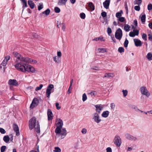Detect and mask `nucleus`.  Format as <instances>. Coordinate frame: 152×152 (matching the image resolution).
<instances>
[{
  "instance_id": "f257e3e1",
  "label": "nucleus",
  "mask_w": 152,
  "mask_h": 152,
  "mask_svg": "<svg viewBox=\"0 0 152 152\" xmlns=\"http://www.w3.org/2000/svg\"><path fill=\"white\" fill-rule=\"evenodd\" d=\"M15 57L16 58V62L17 64H15V68L18 71L19 69L21 68L26 62L28 61V58L23 57L20 53L15 52L13 53Z\"/></svg>"
},
{
  "instance_id": "f03ea898",
  "label": "nucleus",
  "mask_w": 152,
  "mask_h": 152,
  "mask_svg": "<svg viewBox=\"0 0 152 152\" xmlns=\"http://www.w3.org/2000/svg\"><path fill=\"white\" fill-rule=\"evenodd\" d=\"M22 67L19 69V71L25 72L26 71L34 72L36 71L35 69L32 66L26 63L24 65L22 66Z\"/></svg>"
},
{
  "instance_id": "7ed1b4c3",
  "label": "nucleus",
  "mask_w": 152,
  "mask_h": 152,
  "mask_svg": "<svg viewBox=\"0 0 152 152\" xmlns=\"http://www.w3.org/2000/svg\"><path fill=\"white\" fill-rule=\"evenodd\" d=\"M36 119L35 117H33L29 121V127L30 130L33 129L36 126Z\"/></svg>"
},
{
  "instance_id": "20e7f679",
  "label": "nucleus",
  "mask_w": 152,
  "mask_h": 152,
  "mask_svg": "<svg viewBox=\"0 0 152 152\" xmlns=\"http://www.w3.org/2000/svg\"><path fill=\"white\" fill-rule=\"evenodd\" d=\"M10 57L9 56H7L5 57L4 60L0 64V68L1 69L2 68L4 70L5 69V66L7 64V61L10 59Z\"/></svg>"
},
{
  "instance_id": "39448f33",
  "label": "nucleus",
  "mask_w": 152,
  "mask_h": 152,
  "mask_svg": "<svg viewBox=\"0 0 152 152\" xmlns=\"http://www.w3.org/2000/svg\"><path fill=\"white\" fill-rule=\"evenodd\" d=\"M123 35L122 31L121 29L118 28L116 31L115 37L116 39L120 40L122 37Z\"/></svg>"
},
{
  "instance_id": "423d86ee",
  "label": "nucleus",
  "mask_w": 152,
  "mask_h": 152,
  "mask_svg": "<svg viewBox=\"0 0 152 152\" xmlns=\"http://www.w3.org/2000/svg\"><path fill=\"white\" fill-rule=\"evenodd\" d=\"M54 88V86L53 84L49 85L47 87L46 92V96L48 98H49L50 96V94L51 93V91L53 92V91H51L52 89Z\"/></svg>"
},
{
  "instance_id": "0eeeda50",
  "label": "nucleus",
  "mask_w": 152,
  "mask_h": 152,
  "mask_svg": "<svg viewBox=\"0 0 152 152\" xmlns=\"http://www.w3.org/2000/svg\"><path fill=\"white\" fill-rule=\"evenodd\" d=\"M140 92L142 94L146 96L147 97H149L150 94L145 86H142L140 89Z\"/></svg>"
},
{
  "instance_id": "6e6552de",
  "label": "nucleus",
  "mask_w": 152,
  "mask_h": 152,
  "mask_svg": "<svg viewBox=\"0 0 152 152\" xmlns=\"http://www.w3.org/2000/svg\"><path fill=\"white\" fill-rule=\"evenodd\" d=\"M114 143L117 146L119 147L121 144V141L120 137L118 136H116L114 138Z\"/></svg>"
},
{
  "instance_id": "1a4fd4ad",
  "label": "nucleus",
  "mask_w": 152,
  "mask_h": 152,
  "mask_svg": "<svg viewBox=\"0 0 152 152\" xmlns=\"http://www.w3.org/2000/svg\"><path fill=\"white\" fill-rule=\"evenodd\" d=\"M39 103V100L37 98H35L33 99L32 103L30 106V108H33L37 106Z\"/></svg>"
},
{
  "instance_id": "9d476101",
  "label": "nucleus",
  "mask_w": 152,
  "mask_h": 152,
  "mask_svg": "<svg viewBox=\"0 0 152 152\" xmlns=\"http://www.w3.org/2000/svg\"><path fill=\"white\" fill-rule=\"evenodd\" d=\"M92 119L97 124L99 123L101 121L99 114L97 113H95L94 114Z\"/></svg>"
},
{
  "instance_id": "9b49d317",
  "label": "nucleus",
  "mask_w": 152,
  "mask_h": 152,
  "mask_svg": "<svg viewBox=\"0 0 152 152\" xmlns=\"http://www.w3.org/2000/svg\"><path fill=\"white\" fill-rule=\"evenodd\" d=\"M8 84L9 85L14 86H17L18 85L17 80L15 79H10L8 81Z\"/></svg>"
},
{
  "instance_id": "f8f14e48",
  "label": "nucleus",
  "mask_w": 152,
  "mask_h": 152,
  "mask_svg": "<svg viewBox=\"0 0 152 152\" xmlns=\"http://www.w3.org/2000/svg\"><path fill=\"white\" fill-rule=\"evenodd\" d=\"M125 135L126 138L130 140L135 141L137 139V137H135L128 133H127Z\"/></svg>"
},
{
  "instance_id": "ddd939ff",
  "label": "nucleus",
  "mask_w": 152,
  "mask_h": 152,
  "mask_svg": "<svg viewBox=\"0 0 152 152\" xmlns=\"http://www.w3.org/2000/svg\"><path fill=\"white\" fill-rule=\"evenodd\" d=\"M13 129L14 131L16 132V135L18 136L20 135L19 129L18 125L15 124H13Z\"/></svg>"
},
{
  "instance_id": "4468645a",
  "label": "nucleus",
  "mask_w": 152,
  "mask_h": 152,
  "mask_svg": "<svg viewBox=\"0 0 152 152\" xmlns=\"http://www.w3.org/2000/svg\"><path fill=\"white\" fill-rule=\"evenodd\" d=\"M59 134L61 135V139H63L64 138L67 134V131L65 128H62L61 132Z\"/></svg>"
},
{
  "instance_id": "2eb2a0df",
  "label": "nucleus",
  "mask_w": 152,
  "mask_h": 152,
  "mask_svg": "<svg viewBox=\"0 0 152 152\" xmlns=\"http://www.w3.org/2000/svg\"><path fill=\"white\" fill-rule=\"evenodd\" d=\"M96 112L99 113H100L101 111L103 110V107L101 104H98L95 105Z\"/></svg>"
},
{
  "instance_id": "dca6fc26",
  "label": "nucleus",
  "mask_w": 152,
  "mask_h": 152,
  "mask_svg": "<svg viewBox=\"0 0 152 152\" xmlns=\"http://www.w3.org/2000/svg\"><path fill=\"white\" fill-rule=\"evenodd\" d=\"M48 119L49 121L53 119V114L50 109H48L47 112Z\"/></svg>"
},
{
  "instance_id": "f3484780",
  "label": "nucleus",
  "mask_w": 152,
  "mask_h": 152,
  "mask_svg": "<svg viewBox=\"0 0 152 152\" xmlns=\"http://www.w3.org/2000/svg\"><path fill=\"white\" fill-rule=\"evenodd\" d=\"M135 45L137 47L141 46L142 45V43L141 41L139 39H134Z\"/></svg>"
},
{
  "instance_id": "a211bd4d",
  "label": "nucleus",
  "mask_w": 152,
  "mask_h": 152,
  "mask_svg": "<svg viewBox=\"0 0 152 152\" xmlns=\"http://www.w3.org/2000/svg\"><path fill=\"white\" fill-rule=\"evenodd\" d=\"M110 4L109 0H106L103 3V5L104 7L107 9L109 8Z\"/></svg>"
},
{
  "instance_id": "6ab92c4d",
  "label": "nucleus",
  "mask_w": 152,
  "mask_h": 152,
  "mask_svg": "<svg viewBox=\"0 0 152 152\" xmlns=\"http://www.w3.org/2000/svg\"><path fill=\"white\" fill-rule=\"evenodd\" d=\"M28 4L31 9H33L34 7L35 4L31 0H29L28 1Z\"/></svg>"
},
{
  "instance_id": "aec40b11",
  "label": "nucleus",
  "mask_w": 152,
  "mask_h": 152,
  "mask_svg": "<svg viewBox=\"0 0 152 152\" xmlns=\"http://www.w3.org/2000/svg\"><path fill=\"white\" fill-rule=\"evenodd\" d=\"M67 0H60L58 2V5H65Z\"/></svg>"
},
{
  "instance_id": "412c9836",
  "label": "nucleus",
  "mask_w": 152,
  "mask_h": 152,
  "mask_svg": "<svg viewBox=\"0 0 152 152\" xmlns=\"http://www.w3.org/2000/svg\"><path fill=\"white\" fill-rule=\"evenodd\" d=\"M35 130L37 133H39L40 132V126L38 121L37 122L36 126H35Z\"/></svg>"
},
{
  "instance_id": "4be33fe9",
  "label": "nucleus",
  "mask_w": 152,
  "mask_h": 152,
  "mask_svg": "<svg viewBox=\"0 0 152 152\" xmlns=\"http://www.w3.org/2000/svg\"><path fill=\"white\" fill-rule=\"evenodd\" d=\"M114 75L112 73H106L104 75V77L110 78L113 77L114 76Z\"/></svg>"
},
{
  "instance_id": "5701e85b",
  "label": "nucleus",
  "mask_w": 152,
  "mask_h": 152,
  "mask_svg": "<svg viewBox=\"0 0 152 152\" xmlns=\"http://www.w3.org/2000/svg\"><path fill=\"white\" fill-rule=\"evenodd\" d=\"M57 124L58 126H57L62 128V127L63 125V122L62 121L61 119H59V121L57 123Z\"/></svg>"
},
{
  "instance_id": "b1692460",
  "label": "nucleus",
  "mask_w": 152,
  "mask_h": 152,
  "mask_svg": "<svg viewBox=\"0 0 152 152\" xmlns=\"http://www.w3.org/2000/svg\"><path fill=\"white\" fill-rule=\"evenodd\" d=\"M109 112L108 111H104L102 114V116L104 118H107L109 115Z\"/></svg>"
},
{
  "instance_id": "393cba45",
  "label": "nucleus",
  "mask_w": 152,
  "mask_h": 152,
  "mask_svg": "<svg viewBox=\"0 0 152 152\" xmlns=\"http://www.w3.org/2000/svg\"><path fill=\"white\" fill-rule=\"evenodd\" d=\"M131 27L127 24H125L124 27V30L126 32L129 31L130 30Z\"/></svg>"
},
{
  "instance_id": "a878e982",
  "label": "nucleus",
  "mask_w": 152,
  "mask_h": 152,
  "mask_svg": "<svg viewBox=\"0 0 152 152\" xmlns=\"http://www.w3.org/2000/svg\"><path fill=\"white\" fill-rule=\"evenodd\" d=\"M62 128L57 126L55 130V132L56 134H59L61 133Z\"/></svg>"
},
{
  "instance_id": "bb28decb",
  "label": "nucleus",
  "mask_w": 152,
  "mask_h": 152,
  "mask_svg": "<svg viewBox=\"0 0 152 152\" xmlns=\"http://www.w3.org/2000/svg\"><path fill=\"white\" fill-rule=\"evenodd\" d=\"M88 6L89 7L90 9L92 10L93 11L94 10L95 7L93 3L91 2H89L88 3Z\"/></svg>"
},
{
  "instance_id": "cd10ccee",
  "label": "nucleus",
  "mask_w": 152,
  "mask_h": 152,
  "mask_svg": "<svg viewBox=\"0 0 152 152\" xmlns=\"http://www.w3.org/2000/svg\"><path fill=\"white\" fill-rule=\"evenodd\" d=\"M94 40L96 41L100 40L102 41H105V40L103 39V37H100L98 38H95L92 39V41Z\"/></svg>"
},
{
  "instance_id": "c85d7f7f",
  "label": "nucleus",
  "mask_w": 152,
  "mask_h": 152,
  "mask_svg": "<svg viewBox=\"0 0 152 152\" xmlns=\"http://www.w3.org/2000/svg\"><path fill=\"white\" fill-rule=\"evenodd\" d=\"M123 12L122 10H121L119 12H117L116 14V17L117 18H119L120 17L121 15L122 14H123Z\"/></svg>"
},
{
  "instance_id": "c756f323",
  "label": "nucleus",
  "mask_w": 152,
  "mask_h": 152,
  "mask_svg": "<svg viewBox=\"0 0 152 152\" xmlns=\"http://www.w3.org/2000/svg\"><path fill=\"white\" fill-rule=\"evenodd\" d=\"M3 140L6 142H8L10 140V138L8 136L6 135L4 136Z\"/></svg>"
},
{
  "instance_id": "7c9ffc66",
  "label": "nucleus",
  "mask_w": 152,
  "mask_h": 152,
  "mask_svg": "<svg viewBox=\"0 0 152 152\" xmlns=\"http://www.w3.org/2000/svg\"><path fill=\"white\" fill-rule=\"evenodd\" d=\"M50 12V10L49 9H47L45 11L42 12V14H45L46 15H48Z\"/></svg>"
},
{
  "instance_id": "2f4dec72",
  "label": "nucleus",
  "mask_w": 152,
  "mask_h": 152,
  "mask_svg": "<svg viewBox=\"0 0 152 152\" xmlns=\"http://www.w3.org/2000/svg\"><path fill=\"white\" fill-rule=\"evenodd\" d=\"M97 50L99 53H104L106 52V49L104 48H99Z\"/></svg>"
},
{
  "instance_id": "473e14b6",
  "label": "nucleus",
  "mask_w": 152,
  "mask_h": 152,
  "mask_svg": "<svg viewBox=\"0 0 152 152\" xmlns=\"http://www.w3.org/2000/svg\"><path fill=\"white\" fill-rule=\"evenodd\" d=\"M28 61L26 62L27 63H35L37 62V61L35 60H33L32 59H30L28 58Z\"/></svg>"
},
{
  "instance_id": "72a5a7b5",
  "label": "nucleus",
  "mask_w": 152,
  "mask_h": 152,
  "mask_svg": "<svg viewBox=\"0 0 152 152\" xmlns=\"http://www.w3.org/2000/svg\"><path fill=\"white\" fill-rule=\"evenodd\" d=\"M146 57L148 59L151 60H152V54L149 53H148Z\"/></svg>"
},
{
  "instance_id": "f704fd0d",
  "label": "nucleus",
  "mask_w": 152,
  "mask_h": 152,
  "mask_svg": "<svg viewBox=\"0 0 152 152\" xmlns=\"http://www.w3.org/2000/svg\"><path fill=\"white\" fill-rule=\"evenodd\" d=\"M43 8V5L42 3H39V5L38 6V9L40 11Z\"/></svg>"
},
{
  "instance_id": "c9c22d12",
  "label": "nucleus",
  "mask_w": 152,
  "mask_h": 152,
  "mask_svg": "<svg viewBox=\"0 0 152 152\" xmlns=\"http://www.w3.org/2000/svg\"><path fill=\"white\" fill-rule=\"evenodd\" d=\"M146 16L145 14L143 15L141 18V21L142 23H144L145 21Z\"/></svg>"
},
{
  "instance_id": "e433bc0d",
  "label": "nucleus",
  "mask_w": 152,
  "mask_h": 152,
  "mask_svg": "<svg viewBox=\"0 0 152 152\" xmlns=\"http://www.w3.org/2000/svg\"><path fill=\"white\" fill-rule=\"evenodd\" d=\"M142 2V0H135V1L134 2V4L139 5L141 4Z\"/></svg>"
},
{
  "instance_id": "4c0bfd02",
  "label": "nucleus",
  "mask_w": 152,
  "mask_h": 152,
  "mask_svg": "<svg viewBox=\"0 0 152 152\" xmlns=\"http://www.w3.org/2000/svg\"><path fill=\"white\" fill-rule=\"evenodd\" d=\"M59 58V57H57V56H55L53 57V60L56 62L59 63V62L58 60Z\"/></svg>"
},
{
  "instance_id": "58836bf2",
  "label": "nucleus",
  "mask_w": 152,
  "mask_h": 152,
  "mask_svg": "<svg viewBox=\"0 0 152 152\" xmlns=\"http://www.w3.org/2000/svg\"><path fill=\"white\" fill-rule=\"evenodd\" d=\"M55 150H53L54 152H61V150L58 147H55Z\"/></svg>"
},
{
  "instance_id": "ea45409f",
  "label": "nucleus",
  "mask_w": 152,
  "mask_h": 152,
  "mask_svg": "<svg viewBox=\"0 0 152 152\" xmlns=\"http://www.w3.org/2000/svg\"><path fill=\"white\" fill-rule=\"evenodd\" d=\"M129 43V41L126 38L125 39L124 43V46L125 48H127L128 46V45Z\"/></svg>"
},
{
  "instance_id": "a19ab883",
  "label": "nucleus",
  "mask_w": 152,
  "mask_h": 152,
  "mask_svg": "<svg viewBox=\"0 0 152 152\" xmlns=\"http://www.w3.org/2000/svg\"><path fill=\"white\" fill-rule=\"evenodd\" d=\"M124 48L122 47H120L119 48L118 51L121 53L122 52H124Z\"/></svg>"
},
{
  "instance_id": "79ce46f5",
  "label": "nucleus",
  "mask_w": 152,
  "mask_h": 152,
  "mask_svg": "<svg viewBox=\"0 0 152 152\" xmlns=\"http://www.w3.org/2000/svg\"><path fill=\"white\" fill-rule=\"evenodd\" d=\"M80 17L81 18L84 19L86 17V15L83 12L81 13L80 14Z\"/></svg>"
},
{
  "instance_id": "37998d69",
  "label": "nucleus",
  "mask_w": 152,
  "mask_h": 152,
  "mask_svg": "<svg viewBox=\"0 0 152 152\" xmlns=\"http://www.w3.org/2000/svg\"><path fill=\"white\" fill-rule=\"evenodd\" d=\"M43 86V85L42 84H40L39 85V86L37 87L35 89V91H39V90H41V88H42Z\"/></svg>"
},
{
  "instance_id": "c03bdc74",
  "label": "nucleus",
  "mask_w": 152,
  "mask_h": 152,
  "mask_svg": "<svg viewBox=\"0 0 152 152\" xmlns=\"http://www.w3.org/2000/svg\"><path fill=\"white\" fill-rule=\"evenodd\" d=\"M124 6H125V9H126V14H128V12H129V10H128V7L127 4V3L126 2H125V3Z\"/></svg>"
},
{
  "instance_id": "a18cd8bd",
  "label": "nucleus",
  "mask_w": 152,
  "mask_h": 152,
  "mask_svg": "<svg viewBox=\"0 0 152 152\" xmlns=\"http://www.w3.org/2000/svg\"><path fill=\"white\" fill-rule=\"evenodd\" d=\"M95 91H91L90 92H88V94L89 95H90L91 96H95V95L96 94H95Z\"/></svg>"
},
{
  "instance_id": "49530a36",
  "label": "nucleus",
  "mask_w": 152,
  "mask_h": 152,
  "mask_svg": "<svg viewBox=\"0 0 152 152\" xmlns=\"http://www.w3.org/2000/svg\"><path fill=\"white\" fill-rule=\"evenodd\" d=\"M23 4V11L24 10V9L25 7H27L28 6L27 4L26 1H24L22 3Z\"/></svg>"
},
{
  "instance_id": "de8ad7c7",
  "label": "nucleus",
  "mask_w": 152,
  "mask_h": 152,
  "mask_svg": "<svg viewBox=\"0 0 152 152\" xmlns=\"http://www.w3.org/2000/svg\"><path fill=\"white\" fill-rule=\"evenodd\" d=\"M87 99V96L85 93H84L83 95L82 96V100L83 101H85Z\"/></svg>"
},
{
  "instance_id": "09e8293b",
  "label": "nucleus",
  "mask_w": 152,
  "mask_h": 152,
  "mask_svg": "<svg viewBox=\"0 0 152 152\" xmlns=\"http://www.w3.org/2000/svg\"><path fill=\"white\" fill-rule=\"evenodd\" d=\"M122 92L123 93V96L124 97L126 96L128 94V91L126 90H123Z\"/></svg>"
},
{
  "instance_id": "8fccbe9b",
  "label": "nucleus",
  "mask_w": 152,
  "mask_h": 152,
  "mask_svg": "<svg viewBox=\"0 0 152 152\" xmlns=\"http://www.w3.org/2000/svg\"><path fill=\"white\" fill-rule=\"evenodd\" d=\"M118 20L119 21L121 22H123L124 21V20H125V19L124 17H120L118 18Z\"/></svg>"
},
{
  "instance_id": "3c124183",
  "label": "nucleus",
  "mask_w": 152,
  "mask_h": 152,
  "mask_svg": "<svg viewBox=\"0 0 152 152\" xmlns=\"http://www.w3.org/2000/svg\"><path fill=\"white\" fill-rule=\"evenodd\" d=\"M54 10L55 12L57 13H59L60 11V9L57 7H55Z\"/></svg>"
},
{
  "instance_id": "603ef678",
  "label": "nucleus",
  "mask_w": 152,
  "mask_h": 152,
  "mask_svg": "<svg viewBox=\"0 0 152 152\" xmlns=\"http://www.w3.org/2000/svg\"><path fill=\"white\" fill-rule=\"evenodd\" d=\"M142 38L145 41H146L147 40V36L145 34H143L142 36Z\"/></svg>"
},
{
  "instance_id": "864d4df0",
  "label": "nucleus",
  "mask_w": 152,
  "mask_h": 152,
  "mask_svg": "<svg viewBox=\"0 0 152 152\" xmlns=\"http://www.w3.org/2000/svg\"><path fill=\"white\" fill-rule=\"evenodd\" d=\"M6 146H1V152H4L6 148Z\"/></svg>"
},
{
  "instance_id": "5fc2aeb1",
  "label": "nucleus",
  "mask_w": 152,
  "mask_h": 152,
  "mask_svg": "<svg viewBox=\"0 0 152 152\" xmlns=\"http://www.w3.org/2000/svg\"><path fill=\"white\" fill-rule=\"evenodd\" d=\"M148 9L149 10L152 9V4H149L148 5Z\"/></svg>"
},
{
  "instance_id": "6e6d98bb",
  "label": "nucleus",
  "mask_w": 152,
  "mask_h": 152,
  "mask_svg": "<svg viewBox=\"0 0 152 152\" xmlns=\"http://www.w3.org/2000/svg\"><path fill=\"white\" fill-rule=\"evenodd\" d=\"M134 9L137 11H139L140 10V7L139 5L138 6H136L134 7Z\"/></svg>"
},
{
  "instance_id": "4d7b16f0",
  "label": "nucleus",
  "mask_w": 152,
  "mask_h": 152,
  "mask_svg": "<svg viewBox=\"0 0 152 152\" xmlns=\"http://www.w3.org/2000/svg\"><path fill=\"white\" fill-rule=\"evenodd\" d=\"M0 132L3 134H5L6 133L5 130L2 128H0Z\"/></svg>"
},
{
  "instance_id": "13d9d810",
  "label": "nucleus",
  "mask_w": 152,
  "mask_h": 152,
  "mask_svg": "<svg viewBox=\"0 0 152 152\" xmlns=\"http://www.w3.org/2000/svg\"><path fill=\"white\" fill-rule=\"evenodd\" d=\"M107 32L108 35H110L112 33V30L110 27H108L107 28Z\"/></svg>"
},
{
  "instance_id": "bf43d9fd",
  "label": "nucleus",
  "mask_w": 152,
  "mask_h": 152,
  "mask_svg": "<svg viewBox=\"0 0 152 152\" xmlns=\"http://www.w3.org/2000/svg\"><path fill=\"white\" fill-rule=\"evenodd\" d=\"M81 132L84 134H86L87 132V130L85 128H83L81 131Z\"/></svg>"
},
{
  "instance_id": "052dcab7",
  "label": "nucleus",
  "mask_w": 152,
  "mask_h": 152,
  "mask_svg": "<svg viewBox=\"0 0 152 152\" xmlns=\"http://www.w3.org/2000/svg\"><path fill=\"white\" fill-rule=\"evenodd\" d=\"M55 105L56 109L58 110H59L61 108V107L59 106V104L58 102L56 103Z\"/></svg>"
},
{
  "instance_id": "680f3d73",
  "label": "nucleus",
  "mask_w": 152,
  "mask_h": 152,
  "mask_svg": "<svg viewBox=\"0 0 152 152\" xmlns=\"http://www.w3.org/2000/svg\"><path fill=\"white\" fill-rule=\"evenodd\" d=\"M101 14L103 18H104L107 16V13L105 12H102Z\"/></svg>"
},
{
  "instance_id": "e2e57ef3",
  "label": "nucleus",
  "mask_w": 152,
  "mask_h": 152,
  "mask_svg": "<svg viewBox=\"0 0 152 152\" xmlns=\"http://www.w3.org/2000/svg\"><path fill=\"white\" fill-rule=\"evenodd\" d=\"M133 32L134 33V34H135V35L137 36L139 34V31L138 30H134L133 31Z\"/></svg>"
},
{
  "instance_id": "0e129e2a",
  "label": "nucleus",
  "mask_w": 152,
  "mask_h": 152,
  "mask_svg": "<svg viewBox=\"0 0 152 152\" xmlns=\"http://www.w3.org/2000/svg\"><path fill=\"white\" fill-rule=\"evenodd\" d=\"M129 36L131 37H134L135 35L133 32H131L129 33Z\"/></svg>"
},
{
  "instance_id": "69168bd1",
  "label": "nucleus",
  "mask_w": 152,
  "mask_h": 152,
  "mask_svg": "<svg viewBox=\"0 0 152 152\" xmlns=\"http://www.w3.org/2000/svg\"><path fill=\"white\" fill-rule=\"evenodd\" d=\"M148 39L150 41H152V35L151 34H148Z\"/></svg>"
},
{
  "instance_id": "338daca9",
  "label": "nucleus",
  "mask_w": 152,
  "mask_h": 152,
  "mask_svg": "<svg viewBox=\"0 0 152 152\" xmlns=\"http://www.w3.org/2000/svg\"><path fill=\"white\" fill-rule=\"evenodd\" d=\"M58 56L60 58L61 56V51H58L57 53Z\"/></svg>"
},
{
  "instance_id": "774afa93",
  "label": "nucleus",
  "mask_w": 152,
  "mask_h": 152,
  "mask_svg": "<svg viewBox=\"0 0 152 152\" xmlns=\"http://www.w3.org/2000/svg\"><path fill=\"white\" fill-rule=\"evenodd\" d=\"M107 152H112V149L110 147H108L106 149Z\"/></svg>"
}]
</instances>
